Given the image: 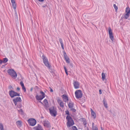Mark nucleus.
<instances>
[{"instance_id": "obj_1", "label": "nucleus", "mask_w": 130, "mask_h": 130, "mask_svg": "<svg viewBox=\"0 0 130 130\" xmlns=\"http://www.w3.org/2000/svg\"><path fill=\"white\" fill-rule=\"evenodd\" d=\"M41 58L42 59L43 63L45 66L50 70L49 71L50 72H53V70L51 69V65L50 64L47 58L43 53V55Z\"/></svg>"}, {"instance_id": "obj_2", "label": "nucleus", "mask_w": 130, "mask_h": 130, "mask_svg": "<svg viewBox=\"0 0 130 130\" xmlns=\"http://www.w3.org/2000/svg\"><path fill=\"white\" fill-rule=\"evenodd\" d=\"M8 88L9 89L11 90L9 92V94L11 98H12L15 96H20L19 93H18L13 90H12L13 89V88L11 85L9 86Z\"/></svg>"}, {"instance_id": "obj_3", "label": "nucleus", "mask_w": 130, "mask_h": 130, "mask_svg": "<svg viewBox=\"0 0 130 130\" xmlns=\"http://www.w3.org/2000/svg\"><path fill=\"white\" fill-rule=\"evenodd\" d=\"M66 119L67 121V125L68 127H70L74 124V120L70 116H67L66 117Z\"/></svg>"}, {"instance_id": "obj_4", "label": "nucleus", "mask_w": 130, "mask_h": 130, "mask_svg": "<svg viewBox=\"0 0 130 130\" xmlns=\"http://www.w3.org/2000/svg\"><path fill=\"white\" fill-rule=\"evenodd\" d=\"M7 72L9 75L14 79L16 78L17 74L16 72L13 69H9L7 71Z\"/></svg>"}, {"instance_id": "obj_5", "label": "nucleus", "mask_w": 130, "mask_h": 130, "mask_svg": "<svg viewBox=\"0 0 130 130\" xmlns=\"http://www.w3.org/2000/svg\"><path fill=\"white\" fill-rule=\"evenodd\" d=\"M50 113L51 116L53 117H56L57 115V111L56 109L55 108L54 106L50 108L49 109Z\"/></svg>"}, {"instance_id": "obj_6", "label": "nucleus", "mask_w": 130, "mask_h": 130, "mask_svg": "<svg viewBox=\"0 0 130 130\" xmlns=\"http://www.w3.org/2000/svg\"><path fill=\"white\" fill-rule=\"evenodd\" d=\"M75 94L76 97L77 99L81 98L82 96V93L80 90H76L75 91Z\"/></svg>"}, {"instance_id": "obj_7", "label": "nucleus", "mask_w": 130, "mask_h": 130, "mask_svg": "<svg viewBox=\"0 0 130 130\" xmlns=\"http://www.w3.org/2000/svg\"><path fill=\"white\" fill-rule=\"evenodd\" d=\"M28 122L29 125L31 126H34L36 123V120L33 118L29 119L28 120Z\"/></svg>"}, {"instance_id": "obj_8", "label": "nucleus", "mask_w": 130, "mask_h": 130, "mask_svg": "<svg viewBox=\"0 0 130 130\" xmlns=\"http://www.w3.org/2000/svg\"><path fill=\"white\" fill-rule=\"evenodd\" d=\"M108 33L109 35V38L112 42L113 41L114 37L113 35V33L110 27L108 28Z\"/></svg>"}, {"instance_id": "obj_9", "label": "nucleus", "mask_w": 130, "mask_h": 130, "mask_svg": "<svg viewBox=\"0 0 130 130\" xmlns=\"http://www.w3.org/2000/svg\"><path fill=\"white\" fill-rule=\"evenodd\" d=\"M63 53L64 58L66 61V62L68 63H70V61L69 57L68 56L64 50L63 51Z\"/></svg>"}, {"instance_id": "obj_10", "label": "nucleus", "mask_w": 130, "mask_h": 130, "mask_svg": "<svg viewBox=\"0 0 130 130\" xmlns=\"http://www.w3.org/2000/svg\"><path fill=\"white\" fill-rule=\"evenodd\" d=\"M13 101L15 106H17V102H21L22 100L20 97H18L13 100Z\"/></svg>"}, {"instance_id": "obj_11", "label": "nucleus", "mask_w": 130, "mask_h": 130, "mask_svg": "<svg viewBox=\"0 0 130 130\" xmlns=\"http://www.w3.org/2000/svg\"><path fill=\"white\" fill-rule=\"evenodd\" d=\"M43 125L47 128H50L51 126L50 122L47 120L43 121Z\"/></svg>"}, {"instance_id": "obj_12", "label": "nucleus", "mask_w": 130, "mask_h": 130, "mask_svg": "<svg viewBox=\"0 0 130 130\" xmlns=\"http://www.w3.org/2000/svg\"><path fill=\"white\" fill-rule=\"evenodd\" d=\"M74 88L75 89H77L79 88V83L77 81H74L73 83Z\"/></svg>"}, {"instance_id": "obj_13", "label": "nucleus", "mask_w": 130, "mask_h": 130, "mask_svg": "<svg viewBox=\"0 0 130 130\" xmlns=\"http://www.w3.org/2000/svg\"><path fill=\"white\" fill-rule=\"evenodd\" d=\"M34 128L35 130H43L41 125L39 124H38L37 126L34 127Z\"/></svg>"}, {"instance_id": "obj_14", "label": "nucleus", "mask_w": 130, "mask_h": 130, "mask_svg": "<svg viewBox=\"0 0 130 130\" xmlns=\"http://www.w3.org/2000/svg\"><path fill=\"white\" fill-rule=\"evenodd\" d=\"M57 102L58 104L62 108H63L64 107V103L63 101H62L60 99H58L57 100Z\"/></svg>"}, {"instance_id": "obj_15", "label": "nucleus", "mask_w": 130, "mask_h": 130, "mask_svg": "<svg viewBox=\"0 0 130 130\" xmlns=\"http://www.w3.org/2000/svg\"><path fill=\"white\" fill-rule=\"evenodd\" d=\"M62 97L64 102H66L68 101V98L67 96L65 94H63L62 95Z\"/></svg>"}, {"instance_id": "obj_16", "label": "nucleus", "mask_w": 130, "mask_h": 130, "mask_svg": "<svg viewBox=\"0 0 130 130\" xmlns=\"http://www.w3.org/2000/svg\"><path fill=\"white\" fill-rule=\"evenodd\" d=\"M129 14L126 13L125 14L122 16L121 18V20H122L123 19H127L129 17Z\"/></svg>"}, {"instance_id": "obj_17", "label": "nucleus", "mask_w": 130, "mask_h": 130, "mask_svg": "<svg viewBox=\"0 0 130 130\" xmlns=\"http://www.w3.org/2000/svg\"><path fill=\"white\" fill-rule=\"evenodd\" d=\"M81 119L82 120V121L83 122V124L84 125L85 127H86L87 126V122L85 119L83 118H81Z\"/></svg>"}, {"instance_id": "obj_18", "label": "nucleus", "mask_w": 130, "mask_h": 130, "mask_svg": "<svg viewBox=\"0 0 130 130\" xmlns=\"http://www.w3.org/2000/svg\"><path fill=\"white\" fill-rule=\"evenodd\" d=\"M12 6L13 8L15 9L16 8V4L15 3V0H11Z\"/></svg>"}, {"instance_id": "obj_19", "label": "nucleus", "mask_w": 130, "mask_h": 130, "mask_svg": "<svg viewBox=\"0 0 130 130\" xmlns=\"http://www.w3.org/2000/svg\"><path fill=\"white\" fill-rule=\"evenodd\" d=\"M74 103L72 102L71 101L68 104V106L70 108H73L74 107Z\"/></svg>"}, {"instance_id": "obj_20", "label": "nucleus", "mask_w": 130, "mask_h": 130, "mask_svg": "<svg viewBox=\"0 0 130 130\" xmlns=\"http://www.w3.org/2000/svg\"><path fill=\"white\" fill-rule=\"evenodd\" d=\"M103 102L104 107L106 108H107L108 107L107 106V103L106 100L104 98L103 99Z\"/></svg>"}, {"instance_id": "obj_21", "label": "nucleus", "mask_w": 130, "mask_h": 130, "mask_svg": "<svg viewBox=\"0 0 130 130\" xmlns=\"http://www.w3.org/2000/svg\"><path fill=\"white\" fill-rule=\"evenodd\" d=\"M59 41L60 43L62 49L64 50V48L63 46V44L62 40L61 38H59Z\"/></svg>"}, {"instance_id": "obj_22", "label": "nucleus", "mask_w": 130, "mask_h": 130, "mask_svg": "<svg viewBox=\"0 0 130 130\" xmlns=\"http://www.w3.org/2000/svg\"><path fill=\"white\" fill-rule=\"evenodd\" d=\"M91 115L93 117L94 119H95L96 117V113L92 109H91Z\"/></svg>"}, {"instance_id": "obj_23", "label": "nucleus", "mask_w": 130, "mask_h": 130, "mask_svg": "<svg viewBox=\"0 0 130 130\" xmlns=\"http://www.w3.org/2000/svg\"><path fill=\"white\" fill-rule=\"evenodd\" d=\"M17 125L18 126L21 127L22 126V122L21 121H18L16 122Z\"/></svg>"}, {"instance_id": "obj_24", "label": "nucleus", "mask_w": 130, "mask_h": 130, "mask_svg": "<svg viewBox=\"0 0 130 130\" xmlns=\"http://www.w3.org/2000/svg\"><path fill=\"white\" fill-rule=\"evenodd\" d=\"M40 93L42 95V97L40 99H39V100H42L45 97V94L42 91H41L40 92Z\"/></svg>"}, {"instance_id": "obj_25", "label": "nucleus", "mask_w": 130, "mask_h": 130, "mask_svg": "<svg viewBox=\"0 0 130 130\" xmlns=\"http://www.w3.org/2000/svg\"><path fill=\"white\" fill-rule=\"evenodd\" d=\"M94 123L93 122L92 123V130H98V128L97 126H94Z\"/></svg>"}, {"instance_id": "obj_26", "label": "nucleus", "mask_w": 130, "mask_h": 130, "mask_svg": "<svg viewBox=\"0 0 130 130\" xmlns=\"http://www.w3.org/2000/svg\"><path fill=\"white\" fill-rule=\"evenodd\" d=\"M43 102L44 103V104H45V107L46 108V109H47V105L48 104V102L47 101V100L46 99H45L43 101Z\"/></svg>"}, {"instance_id": "obj_27", "label": "nucleus", "mask_w": 130, "mask_h": 130, "mask_svg": "<svg viewBox=\"0 0 130 130\" xmlns=\"http://www.w3.org/2000/svg\"><path fill=\"white\" fill-rule=\"evenodd\" d=\"M126 13L129 14H130V8L129 7H127L126 9L125 10Z\"/></svg>"}, {"instance_id": "obj_28", "label": "nucleus", "mask_w": 130, "mask_h": 130, "mask_svg": "<svg viewBox=\"0 0 130 130\" xmlns=\"http://www.w3.org/2000/svg\"><path fill=\"white\" fill-rule=\"evenodd\" d=\"M102 79L103 81H104L105 78V73H102Z\"/></svg>"}, {"instance_id": "obj_29", "label": "nucleus", "mask_w": 130, "mask_h": 130, "mask_svg": "<svg viewBox=\"0 0 130 130\" xmlns=\"http://www.w3.org/2000/svg\"><path fill=\"white\" fill-rule=\"evenodd\" d=\"M42 97V96L41 95H40V96H39L38 95H37L36 96V99L37 100H38V101L42 100L39 99H40V98H41Z\"/></svg>"}, {"instance_id": "obj_30", "label": "nucleus", "mask_w": 130, "mask_h": 130, "mask_svg": "<svg viewBox=\"0 0 130 130\" xmlns=\"http://www.w3.org/2000/svg\"><path fill=\"white\" fill-rule=\"evenodd\" d=\"M18 111H19V112L20 113L21 115H23L24 114V113L22 109H21L20 110H18Z\"/></svg>"}, {"instance_id": "obj_31", "label": "nucleus", "mask_w": 130, "mask_h": 130, "mask_svg": "<svg viewBox=\"0 0 130 130\" xmlns=\"http://www.w3.org/2000/svg\"><path fill=\"white\" fill-rule=\"evenodd\" d=\"M0 130H4L3 125L2 123H0Z\"/></svg>"}, {"instance_id": "obj_32", "label": "nucleus", "mask_w": 130, "mask_h": 130, "mask_svg": "<svg viewBox=\"0 0 130 130\" xmlns=\"http://www.w3.org/2000/svg\"><path fill=\"white\" fill-rule=\"evenodd\" d=\"M8 60V59L7 58H5L3 59V63H5Z\"/></svg>"}, {"instance_id": "obj_33", "label": "nucleus", "mask_w": 130, "mask_h": 130, "mask_svg": "<svg viewBox=\"0 0 130 130\" xmlns=\"http://www.w3.org/2000/svg\"><path fill=\"white\" fill-rule=\"evenodd\" d=\"M22 107V105L21 103H18L17 105V107L18 108H20Z\"/></svg>"}, {"instance_id": "obj_34", "label": "nucleus", "mask_w": 130, "mask_h": 130, "mask_svg": "<svg viewBox=\"0 0 130 130\" xmlns=\"http://www.w3.org/2000/svg\"><path fill=\"white\" fill-rule=\"evenodd\" d=\"M72 130H78V129L75 126H73L72 127Z\"/></svg>"}, {"instance_id": "obj_35", "label": "nucleus", "mask_w": 130, "mask_h": 130, "mask_svg": "<svg viewBox=\"0 0 130 130\" xmlns=\"http://www.w3.org/2000/svg\"><path fill=\"white\" fill-rule=\"evenodd\" d=\"M70 110L72 111H73V112H76V110L74 108H70Z\"/></svg>"}, {"instance_id": "obj_36", "label": "nucleus", "mask_w": 130, "mask_h": 130, "mask_svg": "<svg viewBox=\"0 0 130 130\" xmlns=\"http://www.w3.org/2000/svg\"><path fill=\"white\" fill-rule=\"evenodd\" d=\"M113 7L114 8V9L116 11H117V9H118V7L117 6H116V5L115 4H114L113 5Z\"/></svg>"}, {"instance_id": "obj_37", "label": "nucleus", "mask_w": 130, "mask_h": 130, "mask_svg": "<svg viewBox=\"0 0 130 130\" xmlns=\"http://www.w3.org/2000/svg\"><path fill=\"white\" fill-rule=\"evenodd\" d=\"M22 87V89L24 91V92H26V88L24 86Z\"/></svg>"}, {"instance_id": "obj_38", "label": "nucleus", "mask_w": 130, "mask_h": 130, "mask_svg": "<svg viewBox=\"0 0 130 130\" xmlns=\"http://www.w3.org/2000/svg\"><path fill=\"white\" fill-rule=\"evenodd\" d=\"M65 113L66 114L68 115V116H69L70 114L69 111L68 110H67L65 111Z\"/></svg>"}, {"instance_id": "obj_39", "label": "nucleus", "mask_w": 130, "mask_h": 130, "mask_svg": "<svg viewBox=\"0 0 130 130\" xmlns=\"http://www.w3.org/2000/svg\"><path fill=\"white\" fill-rule=\"evenodd\" d=\"M20 84L22 87L24 86V84L23 83V82L22 81H21L20 82Z\"/></svg>"}, {"instance_id": "obj_40", "label": "nucleus", "mask_w": 130, "mask_h": 130, "mask_svg": "<svg viewBox=\"0 0 130 130\" xmlns=\"http://www.w3.org/2000/svg\"><path fill=\"white\" fill-rule=\"evenodd\" d=\"M49 88L50 89V92H53V90L52 89V88L51 87H50Z\"/></svg>"}, {"instance_id": "obj_41", "label": "nucleus", "mask_w": 130, "mask_h": 130, "mask_svg": "<svg viewBox=\"0 0 130 130\" xmlns=\"http://www.w3.org/2000/svg\"><path fill=\"white\" fill-rule=\"evenodd\" d=\"M17 90L18 92H20V88L19 87H18L17 88Z\"/></svg>"}, {"instance_id": "obj_42", "label": "nucleus", "mask_w": 130, "mask_h": 130, "mask_svg": "<svg viewBox=\"0 0 130 130\" xmlns=\"http://www.w3.org/2000/svg\"><path fill=\"white\" fill-rule=\"evenodd\" d=\"M3 62V60H0V64H2Z\"/></svg>"}, {"instance_id": "obj_43", "label": "nucleus", "mask_w": 130, "mask_h": 130, "mask_svg": "<svg viewBox=\"0 0 130 130\" xmlns=\"http://www.w3.org/2000/svg\"><path fill=\"white\" fill-rule=\"evenodd\" d=\"M64 69L65 72L67 71V69L65 66L64 67Z\"/></svg>"}, {"instance_id": "obj_44", "label": "nucleus", "mask_w": 130, "mask_h": 130, "mask_svg": "<svg viewBox=\"0 0 130 130\" xmlns=\"http://www.w3.org/2000/svg\"><path fill=\"white\" fill-rule=\"evenodd\" d=\"M42 7L43 8H44L45 7H47V6L46 5H44L42 6Z\"/></svg>"}, {"instance_id": "obj_45", "label": "nucleus", "mask_w": 130, "mask_h": 130, "mask_svg": "<svg viewBox=\"0 0 130 130\" xmlns=\"http://www.w3.org/2000/svg\"><path fill=\"white\" fill-rule=\"evenodd\" d=\"M99 93L100 94H102V91L101 90H99Z\"/></svg>"}, {"instance_id": "obj_46", "label": "nucleus", "mask_w": 130, "mask_h": 130, "mask_svg": "<svg viewBox=\"0 0 130 130\" xmlns=\"http://www.w3.org/2000/svg\"><path fill=\"white\" fill-rule=\"evenodd\" d=\"M70 66L72 67H73V64L72 63H71L70 64Z\"/></svg>"}, {"instance_id": "obj_47", "label": "nucleus", "mask_w": 130, "mask_h": 130, "mask_svg": "<svg viewBox=\"0 0 130 130\" xmlns=\"http://www.w3.org/2000/svg\"><path fill=\"white\" fill-rule=\"evenodd\" d=\"M40 2H42L44 1V0H38Z\"/></svg>"}, {"instance_id": "obj_48", "label": "nucleus", "mask_w": 130, "mask_h": 130, "mask_svg": "<svg viewBox=\"0 0 130 130\" xmlns=\"http://www.w3.org/2000/svg\"><path fill=\"white\" fill-rule=\"evenodd\" d=\"M65 73H66V74L68 75V72H67V71H65Z\"/></svg>"}, {"instance_id": "obj_49", "label": "nucleus", "mask_w": 130, "mask_h": 130, "mask_svg": "<svg viewBox=\"0 0 130 130\" xmlns=\"http://www.w3.org/2000/svg\"><path fill=\"white\" fill-rule=\"evenodd\" d=\"M101 130H104V129L102 127H101Z\"/></svg>"}, {"instance_id": "obj_50", "label": "nucleus", "mask_w": 130, "mask_h": 130, "mask_svg": "<svg viewBox=\"0 0 130 130\" xmlns=\"http://www.w3.org/2000/svg\"><path fill=\"white\" fill-rule=\"evenodd\" d=\"M39 102H40L42 104H43V103L42 102H41V101H40Z\"/></svg>"}, {"instance_id": "obj_51", "label": "nucleus", "mask_w": 130, "mask_h": 130, "mask_svg": "<svg viewBox=\"0 0 130 130\" xmlns=\"http://www.w3.org/2000/svg\"><path fill=\"white\" fill-rule=\"evenodd\" d=\"M32 88H31V89H30V90L31 91H32Z\"/></svg>"}, {"instance_id": "obj_52", "label": "nucleus", "mask_w": 130, "mask_h": 130, "mask_svg": "<svg viewBox=\"0 0 130 130\" xmlns=\"http://www.w3.org/2000/svg\"><path fill=\"white\" fill-rule=\"evenodd\" d=\"M42 118H43V117H41Z\"/></svg>"}]
</instances>
